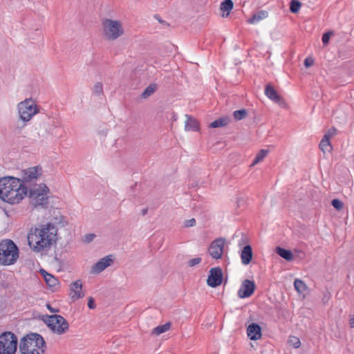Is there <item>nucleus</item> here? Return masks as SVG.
Instances as JSON below:
<instances>
[{"label":"nucleus","mask_w":354,"mask_h":354,"mask_svg":"<svg viewBox=\"0 0 354 354\" xmlns=\"http://www.w3.org/2000/svg\"><path fill=\"white\" fill-rule=\"evenodd\" d=\"M196 225V220L194 218H191L185 221V226L187 227H192Z\"/></svg>","instance_id":"e433bc0d"},{"label":"nucleus","mask_w":354,"mask_h":354,"mask_svg":"<svg viewBox=\"0 0 354 354\" xmlns=\"http://www.w3.org/2000/svg\"><path fill=\"white\" fill-rule=\"evenodd\" d=\"M46 307L50 313H57L59 311L57 308H53L50 304H47Z\"/></svg>","instance_id":"79ce46f5"},{"label":"nucleus","mask_w":354,"mask_h":354,"mask_svg":"<svg viewBox=\"0 0 354 354\" xmlns=\"http://www.w3.org/2000/svg\"><path fill=\"white\" fill-rule=\"evenodd\" d=\"M266 88L270 89V88H272V86H271L270 85L268 84L266 86Z\"/></svg>","instance_id":"49530a36"},{"label":"nucleus","mask_w":354,"mask_h":354,"mask_svg":"<svg viewBox=\"0 0 354 354\" xmlns=\"http://www.w3.org/2000/svg\"><path fill=\"white\" fill-rule=\"evenodd\" d=\"M185 129L187 131H197L199 129L198 121L189 115H185Z\"/></svg>","instance_id":"6ab92c4d"},{"label":"nucleus","mask_w":354,"mask_h":354,"mask_svg":"<svg viewBox=\"0 0 354 354\" xmlns=\"http://www.w3.org/2000/svg\"><path fill=\"white\" fill-rule=\"evenodd\" d=\"M266 95L279 106L283 109H288V105L285 100L278 93L277 90H264Z\"/></svg>","instance_id":"dca6fc26"},{"label":"nucleus","mask_w":354,"mask_h":354,"mask_svg":"<svg viewBox=\"0 0 354 354\" xmlns=\"http://www.w3.org/2000/svg\"><path fill=\"white\" fill-rule=\"evenodd\" d=\"M252 255L251 246L249 245L244 246L241 252V263L243 265H248L252 261Z\"/></svg>","instance_id":"a211bd4d"},{"label":"nucleus","mask_w":354,"mask_h":354,"mask_svg":"<svg viewBox=\"0 0 354 354\" xmlns=\"http://www.w3.org/2000/svg\"><path fill=\"white\" fill-rule=\"evenodd\" d=\"M155 90H144V91L142 93V94L140 96V99H147L149 96H151Z\"/></svg>","instance_id":"c9c22d12"},{"label":"nucleus","mask_w":354,"mask_h":354,"mask_svg":"<svg viewBox=\"0 0 354 354\" xmlns=\"http://www.w3.org/2000/svg\"><path fill=\"white\" fill-rule=\"evenodd\" d=\"M233 115L236 120H241L247 115V111L245 109H241L234 111Z\"/></svg>","instance_id":"c85d7f7f"},{"label":"nucleus","mask_w":354,"mask_h":354,"mask_svg":"<svg viewBox=\"0 0 354 354\" xmlns=\"http://www.w3.org/2000/svg\"><path fill=\"white\" fill-rule=\"evenodd\" d=\"M40 273L43 276L46 284L48 286L55 288L58 285V280L53 275L48 273L44 269L40 270Z\"/></svg>","instance_id":"aec40b11"},{"label":"nucleus","mask_w":354,"mask_h":354,"mask_svg":"<svg viewBox=\"0 0 354 354\" xmlns=\"http://www.w3.org/2000/svg\"><path fill=\"white\" fill-rule=\"evenodd\" d=\"M170 328V323H166L163 325L158 326L154 328L152 330V333L156 335H159L166 331H167Z\"/></svg>","instance_id":"a878e982"},{"label":"nucleus","mask_w":354,"mask_h":354,"mask_svg":"<svg viewBox=\"0 0 354 354\" xmlns=\"http://www.w3.org/2000/svg\"><path fill=\"white\" fill-rule=\"evenodd\" d=\"M101 91H102V90H98V91H96V92L95 93L96 95H100L101 93Z\"/></svg>","instance_id":"a18cd8bd"},{"label":"nucleus","mask_w":354,"mask_h":354,"mask_svg":"<svg viewBox=\"0 0 354 354\" xmlns=\"http://www.w3.org/2000/svg\"><path fill=\"white\" fill-rule=\"evenodd\" d=\"M88 307L90 309H94L95 308L94 299L92 297H89L88 299Z\"/></svg>","instance_id":"4c0bfd02"},{"label":"nucleus","mask_w":354,"mask_h":354,"mask_svg":"<svg viewBox=\"0 0 354 354\" xmlns=\"http://www.w3.org/2000/svg\"><path fill=\"white\" fill-rule=\"evenodd\" d=\"M94 237H95V234H86L85 236V240L87 242H90V241H93Z\"/></svg>","instance_id":"a19ab883"},{"label":"nucleus","mask_w":354,"mask_h":354,"mask_svg":"<svg viewBox=\"0 0 354 354\" xmlns=\"http://www.w3.org/2000/svg\"><path fill=\"white\" fill-rule=\"evenodd\" d=\"M57 240V229L52 223L31 229L28 234V245L37 252L46 251Z\"/></svg>","instance_id":"f257e3e1"},{"label":"nucleus","mask_w":354,"mask_h":354,"mask_svg":"<svg viewBox=\"0 0 354 354\" xmlns=\"http://www.w3.org/2000/svg\"><path fill=\"white\" fill-rule=\"evenodd\" d=\"M276 252L281 257L287 261H290L292 259V254L290 250L277 247L276 248Z\"/></svg>","instance_id":"393cba45"},{"label":"nucleus","mask_w":354,"mask_h":354,"mask_svg":"<svg viewBox=\"0 0 354 354\" xmlns=\"http://www.w3.org/2000/svg\"><path fill=\"white\" fill-rule=\"evenodd\" d=\"M46 344L44 338L37 333H30L23 337L19 344L21 354H44Z\"/></svg>","instance_id":"7ed1b4c3"},{"label":"nucleus","mask_w":354,"mask_h":354,"mask_svg":"<svg viewBox=\"0 0 354 354\" xmlns=\"http://www.w3.org/2000/svg\"><path fill=\"white\" fill-rule=\"evenodd\" d=\"M234 3L232 0H225L221 4V10L223 12L222 17H227L232 10Z\"/></svg>","instance_id":"4be33fe9"},{"label":"nucleus","mask_w":354,"mask_h":354,"mask_svg":"<svg viewBox=\"0 0 354 354\" xmlns=\"http://www.w3.org/2000/svg\"><path fill=\"white\" fill-rule=\"evenodd\" d=\"M27 195V187L19 178L6 176L0 179V198L10 204L19 203Z\"/></svg>","instance_id":"f03ea898"},{"label":"nucleus","mask_w":354,"mask_h":354,"mask_svg":"<svg viewBox=\"0 0 354 354\" xmlns=\"http://www.w3.org/2000/svg\"><path fill=\"white\" fill-rule=\"evenodd\" d=\"M268 153V150H266V149L260 150L259 151V153L256 155L251 166H254V165L258 164L259 162H260L261 161H262L263 160V158L267 156Z\"/></svg>","instance_id":"bb28decb"},{"label":"nucleus","mask_w":354,"mask_h":354,"mask_svg":"<svg viewBox=\"0 0 354 354\" xmlns=\"http://www.w3.org/2000/svg\"><path fill=\"white\" fill-rule=\"evenodd\" d=\"M313 60L312 59L306 58L304 60V65L306 67H310L313 65Z\"/></svg>","instance_id":"58836bf2"},{"label":"nucleus","mask_w":354,"mask_h":354,"mask_svg":"<svg viewBox=\"0 0 354 354\" xmlns=\"http://www.w3.org/2000/svg\"><path fill=\"white\" fill-rule=\"evenodd\" d=\"M17 348V337L12 332L0 335V354H15Z\"/></svg>","instance_id":"6e6552de"},{"label":"nucleus","mask_w":354,"mask_h":354,"mask_svg":"<svg viewBox=\"0 0 354 354\" xmlns=\"http://www.w3.org/2000/svg\"><path fill=\"white\" fill-rule=\"evenodd\" d=\"M320 150L324 153H330L333 150V146L329 140L322 138L319 145Z\"/></svg>","instance_id":"5701e85b"},{"label":"nucleus","mask_w":354,"mask_h":354,"mask_svg":"<svg viewBox=\"0 0 354 354\" xmlns=\"http://www.w3.org/2000/svg\"><path fill=\"white\" fill-rule=\"evenodd\" d=\"M103 87V85L102 83L99 82L95 85V88H101Z\"/></svg>","instance_id":"37998d69"},{"label":"nucleus","mask_w":354,"mask_h":354,"mask_svg":"<svg viewBox=\"0 0 354 354\" xmlns=\"http://www.w3.org/2000/svg\"><path fill=\"white\" fill-rule=\"evenodd\" d=\"M223 280V272L221 268L216 267L211 268L208 276L207 283L212 288L220 286Z\"/></svg>","instance_id":"f8f14e48"},{"label":"nucleus","mask_w":354,"mask_h":354,"mask_svg":"<svg viewBox=\"0 0 354 354\" xmlns=\"http://www.w3.org/2000/svg\"><path fill=\"white\" fill-rule=\"evenodd\" d=\"M332 205L337 210H340L343 208V203L338 199H333L331 202Z\"/></svg>","instance_id":"72a5a7b5"},{"label":"nucleus","mask_w":354,"mask_h":354,"mask_svg":"<svg viewBox=\"0 0 354 354\" xmlns=\"http://www.w3.org/2000/svg\"><path fill=\"white\" fill-rule=\"evenodd\" d=\"M225 244V239L223 237H219L214 240L208 248L209 254L214 259H220L222 258L224 246Z\"/></svg>","instance_id":"9b49d317"},{"label":"nucleus","mask_w":354,"mask_h":354,"mask_svg":"<svg viewBox=\"0 0 354 354\" xmlns=\"http://www.w3.org/2000/svg\"><path fill=\"white\" fill-rule=\"evenodd\" d=\"M248 337L251 340H257L261 337V328L259 324L252 323L247 328Z\"/></svg>","instance_id":"f3484780"},{"label":"nucleus","mask_w":354,"mask_h":354,"mask_svg":"<svg viewBox=\"0 0 354 354\" xmlns=\"http://www.w3.org/2000/svg\"><path fill=\"white\" fill-rule=\"evenodd\" d=\"M148 212V209H144L142 210V215H145Z\"/></svg>","instance_id":"c03bdc74"},{"label":"nucleus","mask_w":354,"mask_h":354,"mask_svg":"<svg viewBox=\"0 0 354 354\" xmlns=\"http://www.w3.org/2000/svg\"><path fill=\"white\" fill-rule=\"evenodd\" d=\"M19 117L24 122H29L34 115L39 113V108L35 102L31 99H26L17 105Z\"/></svg>","instance_id":"0eeeda50"},{"label":"nucleus","mask_w":354,"mask_h":354,"mask_svg":"<svg viewBox=\"0 0 354 354\" xmlns=\"http://www.w3.org/2000/svg\"><path fill=\"white\" fill-rule=\"evenodd\" d=\"M49 189L44 183L36 185L30 189L29 198L30 204L34 207H45L48 203Z\"/></svg>","instance_id":"423d86ee"},{"label":"nucleus","mask_w":354,"mask_h":354,"mask_svg":"<svg viewBox=\"0 0 354 354\" xmlns=\"http://www.w3.org/2000/svg\"><path fill=\"white\" fill-rule=\"evenodd\" d=\"M227 124V120L225 118H219L214 122H211L209 124V127L211 128H218L224 127Z\"/></svg>","instance_id":"cd10ccee"},{"label":"nucleus","mask_w":354,"mask_h":354,"mask_svg":"<svg viewBox=\"0 0 354 354\" xmlns=\"http://www.w3.org/2000/svg\"><path fill=\"white\" fill-rule=\"evenodd\" d=\"M202 261V259L201 257H196L192 259L187 261V265L189 267H194L198 264H199Z\"/></svg>","instance_id":"f704fd0d"},{"label":"nucleus","mask_w":354,"mask_h":354,"mask_svg":"<svg viewBox=\"0 0 354 354\" xmlns=\"http://www.w3.org/2000/svg\"><path fill=\"white\" fill-rule=\"evenodd\" d=\"M101 29L103 37L108 41H115L124 34L123 24L118 19H103Z\"/></svg>","instance_id":"20e7f679"},{"label":"nucleus","mask_w":354,"mask_h":354,"mask_svg":"<svg viewBox=\"0 0 354 354\" xmlns=\"http://www.w3.org/2000/svg\"><path fill=\"white\" fill-rule=\"evenodd\" d=\"M288 344L295 348H297L301 345L300 339L295 336H290L288 339Z\"/></svg>","instance_id":"c756f323"},{"label":"nucleus","mask_w":354,"mask_h":354,"mask_svg":"<svg viewBox=\"0 0 354 354\" xmlns=\"http://www.w3.org/2000/svg\"><path fill=\"white\" fill-rule=\"evenodd\" d=\"M337 134V129L334 127L329 129L324 134L323 138H326L327 140H330Z\"/></svg>","instance_id":"2f4dec72"},{"label":"nucleus","mask_w":354,"mask_h":354,"mask_svg":"<svg viewBox=\"0 0 354 354\" xmlns=\"http://www.w3.org/2000/svg\"><path fill=\"white\" fill-rule=\"evenodd\" d=\"M333 35H334L333 31H328V32H326L324 34H323L322 40V43L324 46L328 45L330 37Z\"/></svg>","instance_id":"473e14b6"},{"label":"nucleus","mask_w":354,"mask_h":354,"mask_svg":"<svg viewBox=\"0 0 354 354\" xmlns=\"http://www.w3.org/2000/svg\"><path fill=\"white\" fill-rule=\"evenodd\" d=\"M82 282L80 279L76 280L70 285L69 297L73 301H76L83 298L85 292L82 289Z\"/></svg>","instance_id":"ddd939ff"},{"label":"nucleus","mask_w":354,"mask_h":354,"mask_svg":"<svg viewBox=\"0 0 354 354\" xmlns=\"http://www.w3.org/2000/svg\"><path fill=\"white\" fill-rule=\"evenodd\" d=\"M18 259L19 249L15 243L9 239L1 241L0 242V265H13Z\"/></svg>","instance_id":"39448f33"},{"label":"nucleus","mask_w":354,"mask_h":354,"mask_svg":"<svg viewBox=\"0 0 354 354\" xmlns=\"http://www.w3.org/2000/svg\"><path fill=\"white\" fill-rule=\"evenodd\" d=\"M348 323L350 327L354 328V315H349Z\"/></svg>","instance_id":"ea45409f"},{"label":"nucleus","mask_w":354,"mask_h":354,"mask_svg":"<svg viewBox=\"0 0 354 354\" xmlns=\"http://www.w3.org/2000/svg\"><path fill=\"white\" fill-rule=\"evenodd\" d=\"M112 255H108L100 259L93 267L91 272L93 273H100L113 263Z\"/></svg>","instance_id":"2eb2a0df"},{"label":"nucleus","mask_w":354,"mask_h":354,"mask_svg":"<svg viewBox=\"0 0 354 354\" xmlns=\"http://www.w3.org/2000/svg\"><path fill=\"white\" fill-rule=\"evenodd\" d=\"M147 88L151 89V88H153V87H152L151 86H148Z\"/></svg>","instance_id":"de8ad7c7"},{"label":"nucleus","mask_w":354,"mask_h":354,"mask_svg":"<svg viewBox=\"0 0 354 354\" xmlns=\"http://www.w3.org/2000/svg\"><path fill=\"white\" fill-rule=\"evenodd\" d=\"M42 169L39 166L29 167L21 172V182L25 183H32L41 176Z\"/></svg>","instance_id":"9d476101"},{"label":"nucleus","mask_w":354,"mask_h":354,"mask_svg":"<svg viewBox=\"0 0 354 354\" xmlns=\"http://www.w3.org/2000/svg\"><path fill=\"white\" fill-rule=\"evenodd\" d=\"M268 16V13L266 10H259L257 13L254 14L251 18L248 19V23L254 24L259 22L260 21L265 19Z\"/></svg>","instance_id":"412c9836"},{"label":"nucleus","mask_w":354,"mask_h":354,"mask_svg":"<svg viewBox=\"0 0 354 354\" xmlns=\"http://www.w3.org/2000/svg\"><path fill=\"white\" fill-rule=\"evenodd\" d=\"M301 8V3L298 1H292L290 10L293 13H297Z\"/></svg>","instance_id":"7c9ffc66"},{"label":"nucleus","mask_w":354,"mask_h":354,"mask_svg":"<svg viewBox=\"0 0 354 354\" xmlns=\"http://www.w3.org/2000/svg\"><path fill=\"white\" fill-rule=\"evenodd\" d=\"M53 333L62 335L68 330V324L65 318L59 315H50L45 320Z\"/></svg>","instance_id":"1a4fd4ad"},{"label":"nucleus","mask_w":354,"mask_h":354,"mask_svg":"<svg viewBox=\"0 0 354 354\" xmlns=\"http://www.w3.org/2000/svg\"><path fill=\"white\" fill-rule=\"evenodd\" d=\"M294 287L297 292L301 295L304 294L307 290L306 284L301 279H296L294 281Z\"/></svg>","instance_id":"b1692460"},{"label":"nucleus","mask_w":354,"mask_h":354,"mask_svg":"<svg viewBox=\"0 0 354 354\" xmlns=\"http://www.w3.org/2000/svg\"><path fill=\"white\" fill-rule=\"evenodd\" d=\"M255 283L250 279H245L238 290L237 295L239 298L244 299L250 297L254 292Z\"/></svg>","instance_id":"4468645a"}]
</instances>
